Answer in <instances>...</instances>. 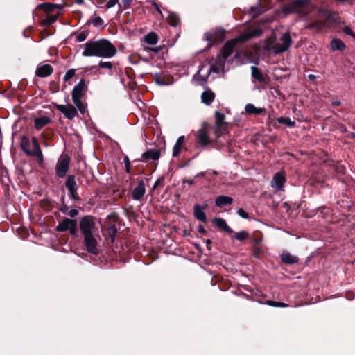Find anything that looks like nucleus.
<instances>
[{"label":"nucleus","instance_id":"11","mask_svg":"<svg viewBox=\"0 0 355 355\" xmlns=\"http://www.w3.org/2000/svg\"><path fill=\"white\" fill-rule=\"evenodd\" d=\"M69 158L68 155H62L58 160L56 166V173L60 178H63L66 175L69 169Z\"/></svg>","mask_w":355,"mask_h":355},{"label":"nucleus","instance_id":"33","mask_svg":"<svg viewBox=\"0 0 355 355\" xmlns=\"http://www.w3.org/2000/svg\"><path fill=\"white\" fill-rule=\"evenodd\" d=\"M89 21L96 27L101 26L103 24V20L101 17L95 15L91 17Z\"/></svg>","mask_w":355,"mask_h":355},{"label":"nucleus","instance_id":"56","mask_svg":"<svg viewBox=\"0 0 355 355\" xmlns=\"http://www.w3.org/2000/svg\"><path fill=\"white\" fill-rule=\"evenodd\" d=\"M76 2L78 4H82L84 2V0H76Z\"/></svg>","mask_w":355,"mask_h":355},{"label":"nucleus","instance_id":"43","mask_svg":"<svg viewBox=\"0 0 355 355\" xmlns=\"http://www.w3.org/2000/svg\"><path fill=\"white\" fill-rule=\"evenodd\" d=\"M69 210H70V209H69V207H68V206H67V205H64V206H62V207H61V209H60V211H61L62 213L66 214H68V213H69Z\"/></svg>","mask_w":355,"mask_h":355},{"label":"nucleus","instance_id":"2","mask_svg":"<svg viewBox=\"0 0 355 355\" xmlns=\"http://www.w3.org/2000/svg\"><path fill=\"white\" fill-rule=\"evenodd\" d=\"M261 34L262 30L261 28L248 30L239 35L235 39L227 42L225 44L218 58L222 70H223L225 60L233 53L237 42H243L252 37H259Z\"/></svg>","mask_w":355,"mask_h":355},{"label":"nucleus","instance_id":"47","mask_svg":"<svg viewBox=\"0 0 355 355\" xmlns=\"http://www.w3.org/2000/svg\"><path fill=\"white\" fill-rule=\"evenodd\" d=\"M198 230L199 232H200L202 234H205V232H206L205 228L202 225L198 226Z\"/></svg>","mask_w":355,"mask_h":355},{"label":"nucleus","instance_id":"45","mask_svg":"<svg viewBox=\"0 0 355 355\" xmlns=\"http://www.w3.org/2000/svg\"><path fill=\"white\" fill-rule=\"evenodd\" d=\"M39 7L45 10H49L51 8V5L49 3H42L39 5Z\"/></svg>","mask_w":355,"mask_h":355},{"label":"nucleus","instance_id":"21","mask_svg":"<svg viewBox=\"0 0 355 355\" xmlns=\"http://www.w3.org/2000/svg\"><path fill=\"white\" fill-rule=\"evenodd\" d=\"M215 98L214 93L210 89L205 90L201 95L202 102L209 105H210Z\"/></svg>","mask_w":355,"mask_h":355},{"label":"nucleus","instance_id":"24","mask_svg":"<svg viewBox=\"0 0 355 355\" xmlns=\"http://www.w3.org/2000/svg\"><path fill=\"white\" fill-rule=\"evenodd\" d=\"M233 202V199L231 197L226 196H220L215 200V204L216 206L221 207L226 205H230Z\"/></svg>","mask_w":355,"mask_h":355},{"label":"nucleus","instance_id":"37","mask_svg":"<svg viewBox=\"0 0 355 355\" xmlns=\"http://www.w3.org/2000/svg\"><path fill=\"white\" fill-rule=\"evenodd\" d=\"M107 231H108V234H109L110 236L112 239V241H114V238L116 233V228L115 227V226L112 225L108 227Z\"/></svg>","mask_w":355,"mask_h":355},{"label":"nucleus","instance_id":"9","mask_svg":"<svg viewBox=\"0 0 355 355\" xmlns=\"http://www.w3.org/2000/svg\"><path fill=\"white\" fill-rule=\"evenodd\" d=\"M69 230L71 234H76L77 232V223L76 220L64 218L56 227L58 232H64Z\"/></svg>","mask_w":355,"mask_h":355},{"label":"nucleus","instance_id":"4","mask_svg":"<svg viewBox=\"0 0 355 355\" xmlns=\"http://www.w3.org/2000/svg\"><path fill=\"white\" fill-rule=\"evenodd\" d=\"M33 149H31V143L29 139L26 137H23L21 141V148L22 150L28 155L35 157L38 163L42 164L43 163V155L40 147L39 143L35 137L32 138Z\"/></svg>","mask_w":355,"mask_h":355},{"label":"nucleus","instance_id":"42","mask_svg":"<svg viewBox=\"0 0 355 355\" xmlns=\"http://www.w3.org/2000/svg\"><path fill=\"white\" fill-rule=\"evenodd\" d=\"M343 32L347 35H352V36L354 37V34L349 27H345L343 28Z\"/></svg>","mask_w":355,"mask_h":355},{"label":"nucleus","instance_id":"20","mask_svg":"<svg viewBox=\"0 0 355 355\" xmlns=\"http://www.w3.org/2000/svg\"><path fill=\"white\" fill-rule=\"evenodd\" d=\"M193 214L196 219L202 222H206L207 217L205 213L198 204H196L193 207Z\"/></svg>","mask_w":355,"mask_h":355},{"label":"nucleus","instance_id":"32","mask_svg":"<svg viewBox=\"0 0 355 355\" xmlns=\"http://www.w3.org/2000/svg\"><path fill=\"white\" fill-rule=\"evenodd\" d=\"M277 121L279 123L285 124L290 128H293L295 125V121H291V119L288 117H279L277 119Z\"/></svg>","mask_w":355,"mask_h":355},{"label":"nucleus","instance_id":"18","mask_svg":"<svg viewBox=\"0 0 355 355\" xmlns=\"http://www.w3.org/2000/svg\"><path fill=\"white\" fill-rule=\"evenodd\" d=\"M281 260L286 264H294L298 262L299 259L297 257L291 254L289 252L284 251L281 254Z\"/></svg>","mask_w":355,"mask_h":355},{"label":"nucleus","instance_id":"41","mask_svg":"<svg viewBox=\"0 0 355 355\" xmlns=\"http://www.w3.org/2000/svg\"><path fill=\"white\" fill-rule=\"evenodd\" d=\"M78 214V211L75 209H70L69 211L68 215L70 216L71 218L76 217Z\"/></svg>","mask_w":355,"mask_h":355},{"label":"nucleus","instance_id":"30","mask_svg":"<svg viewBox=\"0 0 355 355\" xmlns=\"http://www.w3.org/2000/svg\"><path fill=\"white\" fill-rule=\"evenodd\" d=\"M331 48L333 51H342L345 49V45L340 40L334 39L331 42Z\"/></svg>","mask_w":355,"mask_h":355},{"label":"nucleus","instance_id":"51","mask_svg":"<svg viewBox=\"0 0 355 355\" xmlns=\"http://www.w3.org/2000/svg\"><path fill=\"white\" fill-rule=\"evenodd\" d=\"M196 177H203L205 178V172H200L199 173H198Z\"/></svg>","mask_w":355,"mask_h":355},{"label":"nucleus","instance_id":"19","mask_svg":"<svg viewBox=\"0 0 355 355\" xmlns=\"http://www.w3.org/2000/svg\"><path fill=\"white\" fill-rule=\"evenodd\" d=\"M214 225H216L218 228L224 230L225 232L232 234L233 230L227 225L225 220L221 218H214L212 220Z\"/></svg>","mask_w":355,"mask_h":355},{"label":"nucleus","instance_id":"36","mask_svg":"<svg viewBox=\"0 0 355 355\" xmlns=\"http://www.w3.org/2000/svg\"><path fill=\"white\" fill-rule=\"evenodd\" d=\"M98 67L100 68H106L111 70L113 67V64L111 62L100 61L98 63Z\"/></svg>","mask_w":355,"mask_h":355},{"label":"nucleus","instance_id":"44","mask_svg":"<svg viewBox=\"0 0 355 355\" xmlns=\"http://www.w3.org/2000/svg\"><path fill=\"white\" fill-rule=\"evenodd\" d=\"M125 168L126 171H130V161L127 157H125Z\"/></svg>","mask_w":355,"mask_h":355},{"label":"nucleus","instance_id":"31","mask_svg":"<svg viewBox=\"0 0 355 355\" xmlns=\"http://www.w3.org/2000/svg\"><path fill=\"white\" fill-rule=\"evenodd\" d=\"M215 118L217 128L219 129L224 123L225 116L223 114L216 111L215 112Z\"/></svg>","mask_w":355,"mask_h":355},{"label":"nucleus","instance_id":"48","mask_svg":"<svg viewBox=\"0 0 355 355\" xmlns=\"http://www.w3.org/2000/svg\"><path fill=\"white\" fill-rule=\"evenodd\" d=\"M332 105H334V106H338L340 105V101H338V100H336V101H333L331 102Z\"/></svg>","mask_w":355,"mask_h":355},{"label":"nucleus","instance_id":"13","mask_svg":"<svg viewBox=\"0 0 355 355\" xmlns=\"http://www.w3.org/2000/svg\"><path fill=\"white\" fill-rule=\"evenodd\" d=\"M84 242L87 250L93 254H97L98 252L97 241L93 235L84 236Z\"/></svg>","mask_w":355,"mask_h":355},{"label":"nucleus","instance_id":"40","mask_svg":"<svg viewBox=\"0 0 355 355\" xmlns=\"http://www.w3.org/2000/svg\"><path fill=\"white\" fill-rule=\"evenodd\" d=\"M118 3V1L117 0H110L107 5H106V7L107 8H112L114 7L116 3Z\"/></svg>","mask_w":355,"mask_h":355},{"label":"nucleus","instance_id":"55","mask_svg":"<svg viewBox=\"0 0 355 355\" xmlns=\"http://www.w3.org/2000/svg\"><path fill=\"white\" fill-rule=\"evenodd\" d=\"M171 24L173 26H175L178 25V23L175 21H171Z\"/></svg>","mask_w":355,"mask_h":355},{"label":"nucleus","instance_id":"52","mask_svg":"<svg viewBox=\"0 0 355 355\" xmlns=\"http://www.w3.org/2000/svg\"><path fill=\"white\" fill-rule=\"evenodd\" d=\"M277 306L278 307H286L287 304L285 303H282V302H278Z\"/></svg>","mask_w":355,"mask_h":355},{"label":"nucleus","instance_id":"35","mask_svg":"<svg viewBox=\"0 0 355 355\" xmlns=\"http://www.w3.org/2000/svg\"><path fill=\"white\" fill-rule=\"evenodd\" d=\"M87 33L83 31L76 35V41L78 42H82L85 41L87 37Z\"/></svg>","mask_w":355,"mask_h":355},{"label":"nucleus","instance_id":"38","mask_svg":"<svg viewBox=\"0 0 355 355\" xmlns=\"http://www.w3.org/2000/svg\"><path fill=\"white\" fill-rule=\"evenodd\" d=\"M75 73H76V71L74 69H70V70L67 71L64 76V80L65 81L69 80V79H71V78H73L75 76Z\"/></svg>","mask_w":355,"mask_h":355},{"label":"nucleus","instance_id":"12","mask_svg":"<svg viewBox=\"0 0 355 355\" xmlns=\"http://www.w3.org/2000/svg\"><path fill=\"white\" fill-rule=\"evenodd\" d=\"M224 37L225 31L221 29L218 31H210L205 33V40L211 43V45H212L214 43L223 41Z\"/></svg>","mask_w":355,"mask_h":355},{"label":"nucleus","instance_id":"58","mask_svg":"<svg viewBox=\"0 0 355 355\" xmlns=\"http://www.w3.org/2000/svg\"><path fill=\"white\" fill-rule=\"evenodd\" d=\"M155 52H157L159 51V49L156 48V49H153Z\"/></svg>","mask_w":355,"mask_h":355},{"label":"nucleus","instance_id":"6","mask_svg":"<svg viewBox=\"0 0 355 355\" xmlns=\"http://www.w3.org/2000/svg\"><path fill=\"white\" fill-rule=\"evenodd\" d=\"M310 3V0H295L288 3L284 10L286 13H302Z\"/></svg>","mask_w":355,"mask_h":355},{"label":"nucleus","instance_id":"16","mask_svg":"<svg viewBox=\"0 0 355 355\" xmlns=\"http://www.w3.org/2000/svg\"><path fill=\"white\" fill-rule=\"evenodd\" d=\"M146 189L143 181H140L139 184L133 189L132 196L135 200H139L145 194Z\"/></svg>","mask_w":355,"mask_h":355},{"label":"nucleus","instance_id":"46","mask_svg":"<svg viewBox=\"0 0 355 355\" xmlns=\"http://www.w3.org/2000/svg\"><path fill=\"white\" fill-rule=\"evenodd\" d=\"M266 304L270 305V306H277V305H278V302H277L271 301V300L267 301Z\"/></svg>","mask_w":355,"mask_h":355},{"label":"nucleus","instance_id":"34","mask_svg":"<svg viewBox=\"0 0 355 355\" xmlns=\"http://www.w3.org/2000/svg\"><path fill=\"white\" fill-rule=\"evenodd\" d=\"M248 237V233L246 231H241L239 232H237L234 238L239 241H243L246 239Z\"/></svg>","mask_w":355,"mask_h":355},{"label":"nucleus","instance_id":"28","mask_svg":"<svg viewBox=\"0 0 355 355\" xmlns=\"http://www.w3.org/2000/svg\"><path fill=\"white\" fill-rule=\"evenodd\" d=\"M251 71L252 76L254 78L257 80L261 83H265L266 78L260 69H259L254 66H252L251 67Z\"/></svg>","mask_w":355,"mask_h":355},{"label":"nucleus","instance_id":"8","mask_svg":"<svg viewBox=\"0 0 355 355\" xmlns=\"http://www.w3.org/2000/svg\"><path fill=\"white\" fill-rule=\"evenodd\" d=\"M209 128L208 123L205 122L202 127L196 132V139L198 143L202 146H206L210 144L211 140L209 137Z\"/></svg>","mask_w":355,"mask_h":355},{"label":"nucleus","instance_id":"29","mask_svg":"<svg viewBox=\"0 0 355 355\" xmlns=\"http://www.w3.org/2000/svg\"><path fill=\"white\" fill-rule=\"evenodd\" d=\"M144 41L150 45H155L158 42V36L154 32H150L144 37Z\"/></svg>","mask_w":355,"mask_h":355},{"label":"nucleus","instance_id":"27","mask_svg":"<svg viewBox=\"0 0 355 355\" xmlns=\"http://www.w3.org/2000/svg\"><path fill=\"white\" fill-rule=\"evenodd\" d=\"M245 110L248 114L259 115L265 112L264 108L256 107L253 104L248 103L245 107Z\"/></svg>","mask_w":355,"mask_h":355},{"label":"nucleus","instance_id":"5","mask_svg":"<svg viewBox=\"0 0 355 355\" xmlns=\"http://www.w3.org/2000/svg\"><path fill=\"white\" fill-rule=\"evenodd\" d=\"M86 90L87 86L85 81L84 79H81L79 83L73 87L71 92L73 103L82 114H85L86 112V105L82 100V97Z\"/></svg>","mask_w":355,"mask_h":355},{"label":"nucleus","instance_id":"10","mask_svg":"<svg viewBox=\"0 0 355 355\" xmlns=\"http://www.w3.org/2000/svg\"><path fill=\"white\" fill-rule=\"evenodd\" d=\"M56 108L69 120H72L78 116L76 108L71 104L57 105Z\"/></svg>","mask_w":355,"mask_h":355},{"label":"nucleus","instance_id":"54","mask_svg":"<svg viewBox=\"0 0 355 355\" xmlns=\"http://www.w3.org/2000/svg\"><path fill=\"white\" fill-rule=\"evenodd\" d=\"M202 70H203V68H202L200 70H198V73L196 75L198 77H200L201 76V73H202Z\"/></svg>","mask_w":355,"mask_h":355},{"label":"nucleus","instance_id":"53","mask_svg":"<svg viewBox=\"0 0 355 355\" xmlns=\"http://www.w3.org/2000/svg\"><path fill=\"white\" fill-rule=\"evenodd\" d=\"M209 69H211L212 71H214V72H216V73L219 72V69L214 67V66H211Z\"/></svg>","mask_w":355,"mask_h":355},{"label":"nucleus","instance_id":"14","mask_svg":"<svg viewBox=\"0 0 355 355\" xmlns=\"http://www.w3.org/2000/svg\"><path fill=\"white\" fill-rule=\"evenodd\" d=\"M286 182V176L283 172H279L274 175L271 181V187L279 191H283L284 184Z\"/></svg>","mask_w":355,"mask_h":355},{"label":"nucleus","instance_id":"17","mask_svg":"<svg viewBox=\"0 0 355 355\" xmlns=\"http://www.w3.org/2000/svg\"><path fill=\"white\" fill-rule=\"evenodd\" d=\"M233 60L239 64L253 62V60L246 52L237 53L233 58Z\"/></svg>","mask_w":355,"mask_h":355},{"label":"nucleus","instance_id":"23","mask_svg":"<svg viewBox=\"0 0 355 355\" xmlns=\"http://www.w3.org/2000/svg\"><path fill=\"white\" fill-rule=\"evenodd\" d=\"M51 122L48 116H42L36 118L34 121V126L37 130H40Z\"/></svg>","mask_w":355,"mask_h":355},{"label":"nucleus","instance_id":"57","mask_svg":"<svg viewBox=\"0 0 355 355\" xmlns=\"http://www.w3.org/2000/svg\"><path fill=\"white\" fill-rule=\"evenodd\" d=\"M208 76H209V73H208L206 76H205L202 78V80H203V81H205V80H207V78Z\"/></svg>","mask_w":355,"mask_h":355},{"label":"nucleus","instance_id":"39","mask_svg":"<svg viewBox=\"0 0 355 355\" xmlns=\"http://www.w3.org/2000/svg\"><path fill=\"white\" fill-rule=\"evenodd\" d=\"M237 214L240 217L243 218H248V214L241 208L238 209Z\"/></svg>","mask_w":355,"mask_h":355},{"label":"nucleus","instance_id":"59","mask_svg":"<svg viewBox=\"0 0 355 355\" xmlns=\"http://www.w3.org/2000/svg\"><path fill=\"white\" fill-rule=\"evenodd\" d=\"M157 184H158V181H157V182L155 183V185H154V187H153L155 188V187H157Z\"/></svg>","mask_w":355,"mask_h":355},{"label":"nucleus","instance_id":"15","mask_svg":"<svg viewBox=\"0 0 355 355\" xmlns=\"http://www.w3.org/2000/svg\"><path fill=\"white\" fill-rule=\"evenodd\" d=\"M53 73V67L48 64H39L35 73L38 77H47Z\"/></svg>","mask_w":355,"mask_h":355},{"label":"nucleus","instance_id":"1","mask_svg":"<svg viewBox=\"0 0 355 355\" xmlns=\"http://www.w3.org/2000/svg\"><path fill=\"white\" fill-rule=\"evenodd\" d=\"M117 52L116 47L107 40L89 41L83 45L82 55L84 57H101L111 58Z\"/></svg>","mask_w":355,"mask_h":355},{"label":"nucleus","instance_id":"50","mask_svg":"<svg viewBox=\"0 0 355 355\" xmlns=\"http://www.w3.org/2000/svg\"><path fill=\"white\" fill-rule=\"evenodd\" d=\"M308 78L311 80H315L316 79V76L315 75H313V74H309L308 76Z\"/></svg>","mask_w":355,"mask_h":355},{"label":"nucleus","instance_id":"25","mask_svg":"<svg viewBox=\"0 0 355 355\" xmlns=\"http://www.w3.org/2000/svg\"><path fill=\"white\" fill-rule=\"evenodd\" d=\"M184 139L185 138L184 135H182L178 138L177 141L173 148V157H178L180 155L181 149L182 148V144L184 141Z\"/></svg>","mask_w":355,"mask_h":355},{"label":"nucleus","instance_id":"22","mask_svg":"<svg viewBox=\"0 0 355 355\" xmlns=\"http://www.w3.org/2000/svg\"><path fill=\"white\" fill-rule=\"evenodd\" d=\"M76 178L74 175H69L68 176L67 181H66V187L70 192V194L74 197V195L76 193Z\"/></svg>","mask_w":355,"mask_h":355},{"label":"nucleus","instance_id":"7","mask_svg":"<svg viewBox=\"0 0 355 355\" xmlns=\"http://www.w3.org/2000/svg\"><path fill=\"white\" fill-rule=\"evenodd\" d=\"M95 222L90 216H85L80 222V229L83 236L93 235L95 230Z\"/></svg>","mask_w":355,"mask_h":355},{"label":"nucleus","instance_id":"49","mask_svg":"<svg viewBox=\"0 0 355 355\" xmlns=\"http://www.w3.org/2000/svg\"><path fill=\"white\" fill-rule=\"evenodd\" d=\"M184 182H187L189 185H192L193 184V180H184L183 181Z\"/></svg>","mask_w":355,"mask_h":355},{"label":"nucleus","instance_id":"60","mask_svg":"<svg viewBox=\"0 0 355 355\" xmlns=\"http://www.w3.org/2000/svg\"><path fill=\"white\" fill-rule=\"evenodd\" d=\"M207 243H208V244L210 243V241L207 240Z\"/></svg>","mask_w":355,"mask_h":355},{"label":"nucleus","instance_id":"3","mask_svg":"<svg viewBox=\"0 0 355 355\" xmlns=\"http://www.w3.org/2000/svg\"><path fill=\"white\" fill-rule=\"evenodd\" d=\"M275 42V38L273 37L266 40L265 42V49L267 51L272 50L275 54H279L286 51L290 47L291 44V38L289 33H286L282 35L280 42L272 46Z\"/></svg>","mask_w":355,"mask_h":355},{"label":"nucleus","instance_id":"26","mask_svg":"<svg viewBox=\"0 0 355 355\" xmlns=\"http://www.w3.org/2000/svg\"><path fill=\"white\" fill-rule=\"evenodd\" d=\"M159 152L157 150H149L142 155V157L145 160L153 159L157 160L159 158Z\"/></svg>","mask_w":355,"mask_h":355}]
</instances>
